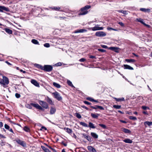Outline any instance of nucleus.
Masks as SVG:
<instances>
[{"mask_svg":"<svg viewBox=\"0 0 152 152\" xmlns=\"http://www.w3.org/2000/svg\"><path fill=\"white\" fill-rule=\"evenodd\" d=\"M88 126L90 128L92 129H95V127L94 126V124L91 122H89V125Z\"/></svg>","mask_w":152,"mask_h":152,"instance_id":"27","label":"nucleus"},{"mask_svg":"<svg viewBox=\"0 0 152 152\" xmlns=\"http://www.w3.org/2000/svg\"><path fill=\"white\" fill-rule=\"evenodd\" d=\"M79 61H80V62H84L85 61H86V59L84 58H81V59H80V60H79Z\"/></svg>","mask_w":152,"mask_h":152,"instance_id":"54","label":"nucleus"},{"mask_svg":"<svg viewBox=\"0 0 152 152\" xmlns=\"http://www.w3.org/2000/svg\"><path fill=\"white\" fill-rule=\"evenodd\" d=\"M40 130L43 131H44V130H47V129L44 126H42L41 127V128L40 129Z\"/></svg>","mask_w":152,"mask_h":152,"instance_id":"46","label":"nucleus"},{"mask_svg":"<svg viewBox=\"0 0 152 152\" xmlns=\"http://www.w3.org/2000/svg\"><path fill=\"white\" fill-rule=\"evenodd\" d=\"M86 99L91 102H93V101H94V99L90 97H87Z\"/></svg>","mask_w":152,"mask_h":152,"instance_id":"44","label":"nucleus"},{"mask_svg":"<svg viewBox=\"0 0 152 152\" xmlns=\"http://www.w3.org/2000/svg\"><path fill=\"white\" fill-rule=\"evenodd\" d=\"M26 107L29 108V109H31L32 108V107H31V106L29 104H27L26 105Z\"/></svg>","mask_w":152,"mask_h":152,"instance_id":"53","label":"nucleus"},{"mask_svg":"<svg viewBox=\"0 0 152 152\" xmlns=\"http://www.w3.org/2000/svg\"><path fill=\"white\" fill-rule=\"evenodd\" d=\"M4 127L6 129H10V126L7 124L4 125Z\"/></svg>","mask_w":152,"mask_h":152,"instance_id":"52","label":"nucleus"},{"mask_svg":"<svg viewBox=\"0 0 152 152\" xmlns=\"http://www.w3.org/2000/svg\"><path fill=\"white\" fill-rule=\"evenodd\" d=\"M140 10L142 12H151V9H145L144 8H141L140 9Z\"/></svg>","mask_w":152,"mask_h":152,"instance_id":"17","label":"nucleus"},{"mask_svg":"<svg viewBox=\"0 0 152 152\" xmlns=\"http://www.w3.org/2000/svg\"><path fill=\"white\" fill-rule=\"evenodd\" d=\"M44 46L48 48L50 46L49 44L48 43H46L44 44Z\"/></svg>","mask_w":152,"mask_h":152,"instance_id":"51","label":"nucleus"},{"mask_svg":"<svg viewBox=\"0 0 152 152\" xmlns=\"http://www.w3.org/2000/svg\"><path fill=\"white\" fill-rule=\"evenodd\" d=\"M98 51L102 52V53H104L106 52V50L104 49H98Z\"/></svg>","mask_w":152,"mask_h":152,"instance_id":"48","label":"nucleus"},{"mask_svg":"<svg viewBox=\"0 0 152 152\" xmlns=\"http://www.w3.org/2000/svg\"><path fill=\"white\" fill-rule=\"evenodd\" d=\"M81 107L82 108H85V109H86L87 110H88V108L86 106H85L84 105H82V106H81Z\"/></svg>","mask_w":152,"mask_h":152,"instance_id":"59","label":"nucleus"},{"mask_svg":"<svg viewBox=\"0 0 152 152\" xmlns=\"http://www.w3.org/2000/svg\"><path fill=\"white\" fill-rule=\"evenodd\" d=\"M106 33L102 31H97L95 33V35L97 37H103L106 36Z\"/></svg>","mask_w":152,"mask_h":152,"instance_id":"4","label":"nucleus"},{"mask_svg":"<svg viewBox=\"0 0 152 152\" xmlns=\"http://www.w3.org/2000/svg\"><path fill=\"white\" fill-rule=\"evenodd\" d=\"M124 142L126 143L131 144L132 143V141L129 139L126 138L123 140Z\"/></svg>","mask_w":152,"mask_h":152,"instance_id":"20","label":"nucleus"},{"mask_svg":"<svg viewBox=\"0 0 152 152\" xmlns=\"http://www.w3.org/2000/svg\"><path fill=\"white\" fill-rule=\"evenodd\" d=\"M87 148L88 151L90 152H96V149L91 146H88L87 147Z\"/></svg>","mask_w":152,"mask_h":152,"instance_id":"11","label":"nucleus"},{"mask_svg":"<svg viewBox=\"0 0 152 152\" xmlns=\"http://www.w3.org/2000/svg\"><path fill=\"white\" fill-rule=\"evenodd\" d=\"M137 20L138 21L140 22L142 24H144V23H145L143 21V20L141 18H137Z\"/></svg>","mask_w":152,"mask_h":152,"instance_id":"38","label":"nucleus"},{"mask_svg":"<svg viewBox=\"0 0 152 152\" xmlns=\"http://www.w3.org/2000/svg\"><path fill=\"white\" fill-rule=\"evenodd\" d=\"M91 116L93 118H97L98 116L99 115V114L98 113H96V114L91 113Z\"/></svg>","mask_w":152,"mask_h":152,"instance_id":"22","label":"nucleus"},{"mask_svg":"<svg viewBox=\"0 0 152 152\" xmlns=\"http://www.w3.org/2000/svg\"><path fill=\"white\" fill-rule=\"evenodd\" d=\"M91 136L94 138L97 139L98 137V135L94 132H92L91 133Z\"/></svg>","mask_w":152,"mask_h":152,"instance_id":"21","label":"nucleus"},{"mask_svg":"<svg viewBox=\"0 0 152 152\" xmlns=\"http://www.w3.org/2000/svg\"><path fill=\"white\" fill-rule=\"evenodd\" d=\"M89 57L91 58H96V56H89Z\"/></svg>","mask_w":152,"mask_h":152,"instance_id":"58","label":"nucleus"},{"mask_svg":"<svg viewBox=\"0 0 152 152\" xmlns=\"http://www.w3.org/2000/svg\"><path fill=\"white\" fill-rule=\"evenodd\" d=\"M39 103L44 108L47 109L48 107L47 103L45 102L40 101Z\"/></svg>","mask_w":152,"mask_h":152,"instance_id":"5","label":"nucleus"},{"mask_svg":"<svg viewBox=\"0 0 152 152\" xmlns=\"http://www.w3.org/2000/svg\"><path fill=\"white\" fill-rule=\"evenodd\" d=\"M31 105L33 106V107H35L37 109H38V105L37 104L34 103H31Z\"/></svg>","mask_w":152,"mask_h":152,"instance_id":"37","label":"nucleus"},{"mask_svg":"<svg viewBox=\"0 0 152 152\" xmlns=\"http://www.w3.org/2000/svg\"><path fill=\"white\" fill-rule=\"evenodd\" d=\"M16 142L18 144H20V145H21L23 147H24L26 145V144L24 141L21 140H16Z\"/></svg>","mask_w":152,"mask_h":152,"instance_id":"9","label":"nucleus"},{"mask_svg":"<svg viewBox=\"0 0 152 152\" xmlns=\"http://www.w3.org/2000/svg\"><path fill=\"white\" fill-rule=\"evenodd\" d=\"M121 130L126 133L130 134L131 133V131L130 130L124 128H122Z\"/></svg>","mask_w":152,"mask_h":152,"instance_id":"16","label":"nucleus"},{"mask_svg":"<svg viewBox=\"0 0 152 152\" xmlns=\"http://www.w3.org/2000/svg\"><path fill=\"white\" fill-rule=\"evenodd\" d=\"M119 121L121 122L124 123L126 124L127 123V122L125 121H123L122 120H120Z\"/></svg>","mask_w":152,"mask_h":152,"instance_id":"61","label":"nucleus"},{"mask_svg":"<svg viewBox=\"0 0 152 152\" xmlns=\"http://www.w3.org/2000/svg\"><path fill=\"white\" fill-rule=\"evenodd\" d=\"M51 8L53 10L58 11L60 9V7H52Z\"/></svg>","mask_w":152,"mask_h":152,"instance_id":"32","label":"nucleus"},{"mask_svg":"<svg viewBox=\"0 0 152 152\" xmlns=\"http://www.w3.org/2000/svg\"><path fill=\"white\" fill-rule=\"evenodd\" d=\"M129 118L131 120H137V118L133 116H130L129 117Z\"/></svg>","mask_w":152,"mask_h":152,"instance_id":"45","label":"nucleus"},{"mask_svg":"<svg viewBox=\"0 0 152 152\" xmlns=\"http://www.w3.org/2000/svg\"><path fill=\"white\" fill-rule=\"evenodd\" d=\"M144 124L146 128L148 126L150 127L152 125V122L146 121L144 122Z\"/></svg>","mask_w":152,"mask_h":152,"instance_id":"10","label":"nucleus"},{"mask_svg":"<svg viewBox=\"0 0 152 152\" xmlns=\"http://www.w3.org/2000/svg\"><path fill=\"white\" fill-rule=\"evenodd\" d=\"M91 7L90 5H86L85 7H83L82 8V9L83 10H88L89 8H91Z\"/></svg>","mask_w":152,"mask_h":152,"instance_id":"33","label":"nucleus"},{"mask_svg":"<svg viewBox=\"0 0 152 152\" xmlns=\"http://www.w3.org/2000/svg\"><path fill=\"white\" fill-rule=\"evenodd\" d=\"M109 49L117 53H118L119 52V48H118L115 47H110L109 48Z\"/></svg>","mask_w":152,"mask_h":152,"instance_id":"13","label":"nucleus"},{"mask_svg":"<svg viewBox=\"0 0 152 152\" xmlns=\"http://www.w3.org/2000/svg\"><path fill=\"white\" fill-rule=\"evenodd\" d=\"M46 101L48 102L49 104L51 105H53L54 104L52 101L51 99L49 98L48 97H47L46 98Z\"/></svg>","mask_w":152,"mask_h":152,"instance_id":"19","label":"nucleus"},{"mask_svg":"<svg viewBox=\"0 0 152 152\" xmlns=\"http://www.w3.org/2000/svg\"><path fill=\"white\" fill-rule=\"evenodd\" d=\"M103 29V27H98L97 26H95L94 27L91 28L90 29L93 31L96 30H102Z\"/></svg>","mask_w":152,"mask_h":152,"instance_id":"6","label":"nucleus"},{"mask_svg":"<svg viewBox=\"0 0 152 152\" xmlns=\"http://www.w3.org/2000/svg\"><path fill=\"white\" fill-rule=\"evenodd\" d=\"M125 61L129 63H134L135 61L134 59H125Z\"/></svg>","mask_w":152,"mask_h":152,"instance_id":"28","label":"nucleus"},{"mask_svg":"<svg viewBox=\"0 0 152 152\" xmlns=\"http://www.w3.org/2000/svg\"><path fill=\"white\" fill-rule=\"evenodd\" d=\"M15 96L17 98H19L20 97V95L18 93H16Z\"/></svg>","mask_w":152,"mask_h":152,"instance_id":"55","label":"nucleus"},{"mask_svg":"<svg viewBox=\"0 0 152 152\" xmlns=\"http://www.w3.org/2000/svg\"><path fill=\"white\" fill-rule=\"evenodd\" d=\"M3 10L7 11H9V9L8 8L5 7L4 6H0V12H2Z\"/></svg>","mask_w":152,"mask_h":152,"instance_id":"18","label":"nucleus"},{"mask_svg":"<svg viewBox=\"0 0 152 152\" xmlns=\"http://www.w3.org/2000/svg\"><path fill=\"white\" fill-rule=\"evenodd\" d=\"M107 29L108 30H113L115 31H117V30L116 29L113 28H112L110 27H107Z\"/></svg>","mask_w":152,"mask_h":152,"instance_id":"42","label":"nucleus"},{"mask_svg":"<svg viewBox=\"0 0 152 152\" xmlns=\"http://www.w3.org/2000/svg\"><path fill=\"white\" fill-rule=\"evenodd\" d=\"M31 83L36 86H38V83L36 80H32L31 81Z\"/></svg>","mask_w":152,"mask_h":152,"instance_id":"25","label":"nucleus"},{"mask_svg":"<svg viewBox=\"0 0 152 152\" xmlns=\"http://www.w3.org/2000/svg\"><path fill=\"white\" fill-rule=\"evenodd\" d=\"M67 83L70 86H71L72 87H74V86L72 84V82L70 80H67Z\"/></svg>","mask_w":152,"mask_h":152,"instance_id":"35","label":"nucleus"},{"mask_svg":"<svg viewBox=\"0 0 152 152\" xmlns=\"http://www.w3.org/2000/svg\"><path fill=\"white\" fill-rule=\"evenodd\" d=\"M31 42H32L33 43H34V44H37L38 43L37 41V40H36V39H33L31 40Z\"/></svg>","mask_w":152,"mask_h":152,"instance_id":"43","label":"nucleus"},{"mask_svg":"<svg viewBox=\"0 0 152 152\" xmlns=\"http://www.w3.org/2000/svg\"><path fill=\"white\" fill-rule=\"evenodd\" d=\"M39 68L45 72H50L53 69V66L50 65H45L43 66L39 64Z\"/></svg>","mask_w":152,"mask_h":152,"instance_id":"2","label":"nucleus"},{"mask_svg":"<svg viewBox=\"0 0 152 152\" xmlns=\"http://www.w3.org/2000/svg\"><path fill=\"white\" fill-rule=\"evenodd\" d=\"M5 31L6 32L10 34H12V31L9 28H5Z\"/></svg>","mask_w":152,"mask_h":152,"instance_id":"29","label":"nucleus"},{"mask_svg":"<svg viewBox=\"0 0 152 152\" xmlns=\"http://www.w3.org/2000/svg\"><path fill=\"white\" fill-rule=\"evenodd\" d=\"M42 148L44 151L45 152H51L47 148L41 145V146Z\"/></svg>","mask_w":152,"mask_h":152,"instance_id":"26","label":"nucleus"},{"mask_svg":"<svg viewBox=\"0 0 152 152\" xmlns=\"http://www.w3.org/2000/svg\"><path fill=\"white\" fill-rule=\"evenodd\" d=\"M99 125L104 129H106L107 128L106 126L104 124H99Z\"/></svg>","mask_w":152,"mask_h":152,"instance_id":"39","label":"nucleus"},{"mask_svg":"<svg viewBox=\"0 0 152 152\" xmlns=\"http://www.w3.org/2000/svg\"><path fill=\"white\" fill-rule=\"evenodd\" d=\"M90 107L91 108L94 109H97L98 108H99L101 110H104V108L102 106H98V105H95V106H90Z\"/></svg>","mask_w":152,"mask_h":152,"instance_id":"7","label":"nucleus"},{"mask_svg":"<svg viewBox=\"0 0 152 152\" xmlns=\"http://www.w3.org/2000/svg\"><path fill=\"white\" fill-rule=\"evenodd\" d=\"M0 137L2 138H5L6 137L1 134H0Z\"/></svg>","mask_w":152,"mask_h":152,"instance_id":"63","label":"nucleus"},{"mask_svg":"<svg viewBox=\"0 0 152 152\" xmlns=\"http://www.w3.org/2000/svg\"><path fill=\"white\" fill-rule=\"evenodd\" d=\"M113 107L116 109H119L121 108V106L118 105H114Z\"/></svg>","mask_w":152,"mask_h":152,"instance_id":"40","label":"nucleus"},{"mask_svg":"<svg viewBox=\"0 0 152 152\" xmlns=\"http://www.w3.org/2000/svg\"><path fill=\"white\" fill-rule=\"evenodd\" d=\"M101 46L103 48H108L105 45H101Z\"/></svg>","mask_w":152,"mask_h":152,"instance_id":"56","label":"nucleus"},{"mask_svg":"<svg viewBox=\"0 0 152 152\" xmlns=\"http://www.w3.org/2000/svg\"><path fill=\"white\" fill-rule=\"evenodd\" d=\"M88 13V11L82 9V8L81 9V12L79 14V15H84L87 14Z\"/></svg>","mask_w":152,"mask_h":152,"instance_id":"12","label":"nucleus"},{"mask_svg":"<svg viewBox=\"0 0 152 152\" xmlns=\"http://www.w3.org/2000/svg\"><path fill=\"white\" fill-rule=\"evenodd\" d=\"M52 94L53 95L54 98L58 101H61L62 99V97L60 95L59 93L56 91L53 93Z\"/></svg>","mask_w":152,"mask_h":152,"instance_id":"3","label":"nucleus"},{"mask_svg":"<svg viewBox=\"0 0 152 152\" xmlns=\"http://www.w3.org/2000/svg\"><path fill=\"white\" fill-rule=\"evenodd\" d=\"M80 125H82L84 127H88L87 124L84 122H80Z\"/></svg>","mask_w":152,"mask_h":152,"instance_id":"34","label":"nucleus"},{"mask_svg":"<svg viewBox=\"0 0 152 152\" xmlns=\"http://www.w3.org/2000/svg\"><path fill=\"white\" fill-rule=\"evenodd\" d=\"M118 23L122 27L124 26V24L121 22H119Z\"/></svg>","mask_w":152,"mask_h":152,"instance_id":"49","label":"nucleus"},{"mask_svg":"<svg viewBox=\"0 0 152 152\" xmlns=\"http://www.w3.org/2000/svg\"><path fill=\"white\" fill-rule=\"evenodd\" d=\"M61 65V63L58 62L56 64V65L58 66H60Z\"/></svg>","mask_w":152,"mask_h":152,"instance_id":"62","label":"nucleus"},{"mask_svg":"<svg viewBox=\"0 0 152 152\" xmlns=\"http://www.w3.org/2000/svg\"><path fill=\"white\" fill-rule=\"evenodd\" d=\"M39 110H41L43 111L44 110V109L40 106L39 105Z\"/></svg>","mask_w":152,"mask_h":152,"instance_id":"60","label":"nucleus"},{"mask_svg":"<svg viewBox=\"0 0 152 152\" xmlns=\"http://www.w3.org/2000/svg\"><path fill=\"white\" fill-rule=\"evenodd\" d=\"M87 31V30L86 29H82L75 31H74V33H83L84 32H86Z\"/></svg>","mask_w":152,"mask_h":152,"instance_id":"14","label":"nucleus"},{"mask_svg":"<svg viewBox=\"0 0 152 152\" xmlns=\"http://www.w3.org/2000/svg\"><path fill=\"white\" fill-rule=\"evenodd\" d=\"M75 114L77 117L78 118L80 119L81 118V116L79 113H76Z\"/></svg>","mask_w":152,"mask_h":152,"instance_id":"41","label":"nucleus"},{"mask_svg":"<svg viewBox=\"0 0 152 152\" xmlns=\"http://www.w3.org/2000/svg\"><path fill=\"white\" fill-rule=\"evenodd\" d=\"M24 130L26 132H28L29 131V128L25 126L23 128Z\"/></svg>","mask_w":152,"mask_h":152,"instance_id":"47","label":"nucleus"},{"mask_svg":"<svg viewBox=\"0 0 152 152\" xmlns=\"http://www.w3.org/2000/svg\"><path fill=\"white\" fill-rule=\"evenodd\" d=\"M56 111V109L53 107H51L50 113L51 115L54 114Z\"/></svg>","mask_w":152,"mask_h":152,"instance_id":"24","label":"nucleus"},{"mask_svg":"<svg viewBox=\"0 0 152 152\" xmlns=\"http://www.w3.org/2000/svg\"><path fill=\"white\" fill-rule=\"evenodd\" d=\"M3 79H0V84L4 88H6L8 87V85L9 82L7 77H6L3 76Z\"/></svg>","mask_w":152,"mask_h":152,"instance_id":"1","label":"nucleus"},{"mask_svg":"<svg viewBox=\"0 0 152 152\" xmlns=\"http://www.w3.org/2000/svg\"><path fill=\"white\" fill-rule=\"evenodd\" d=\"M142 113H143L146 115H148V114L147 111H143Z\"/></svg>","mask_w":152,"mask_h":152,"instance_id":"64","label":"nucleus"},{"mask_svg":"<svg viewBox=\"0 0 152 152\" xmlns=\"http://www.w3.org/2000/svg\"><path fill=\"white\" fill-rule=\"evenodd\" d=\"M83 135L84 137L86 138L88 141L89 142H91L92 140V138L88 135H87L86 134H83Z\"/></svg>","mask_w":152,"mask_h":152,"instance_id":"8","label":"nucleus"},{"mask_svg":"<svg viewBox=\"0 0 152 152\" xmlns=\"http://www.w3.org/2000/svg\"><path fill=\"white\" fill-rule=\"evenodd\" d=\"M83 102L84 103H85V104H86L90 105L91 104V103L89 102H87L86 101H83Z\"/></svg>","mask_w":152,"mask_h":152,"instance_id":"50","label":"nucleus"},{"mask_svg":"<svg viewBox=\"0 0 152 152\" xmlns=\"http://www.w3.org/2000/svg\"><path fill=\"white\" fill-rule=\"evenodd\" d=\"M124 68L125 69H128L129 70H133L134 69L133 67L131 66H130L127 65V64H124Z\"/></svg>","mask_w":152,"mask_h":152,"instance_id":"15","label":"nucleus"},{"mask_svg":"<svg viewBox=\"0 0 152 152\" xmlns=\"http://www.w3.org/2000/svg\"><path fill=\"white\" fill-rule=\"evenodd\" d=\"M64 129L66 131V132L69 134L71 133L72 132V130L71 129H69L68 128L64 127Z\"/></svg>","mask_w":152,"mask_h":152,"instance_id":"23","label":"nucleus"},{"mask_svg":"<svg viewBox=\"0 0 152 152\" xmlns=\"http://www.w3.org/2000/svg\"><path fill=\"white\" fill-rule=\"evenodd\" d=\"M115 99L116 101L118 102L124 101V98H115Z\"/></svg>","mask_w":152,"mask_h":152,"instance_id":"36","label":"nucleus"},{"mask_svg":"<svg viewBox=\"0 0 152 152\" xmlns=\"http://www.w3.org/2000/svg\"><path fill=\"white\" fill-rule=\"evenodd\" d=\"M142 108L144 110H146L147 108L148 109V107H147L146 106H142Z\"/></svg>","mask_w":152,"mask_h":152,"instance_id":"57","label":"nucleus"},{"mask_svg":"<svg viewBox=\"0 0 152 152\" xmlns=\"http://www.w3.org/2000/svg\"><path fill=\"white\" fill-rule=\"evenodd\" d=\"M53 85L54 86L56 87L57 88H59L61 87L60 85L59 84L56 83L54 82L53 83Z\"/></svg>","mask_w":152,"mask_h":152,"instance_id":"31","label":"nucleus"},{"mask_svg":"<svg viewBox=\"0 0 152 152\" xmlns=\"http://www.w3.org/2000/svg\"><path fill=\"white\" fill-rule=\"evenodd\" d=\"M117 11L119 12L122 13L125 15H127L128 14V12L126 10H118Z\"/></svg>","mask_w":152,"mask_h":152,"instance_id":"30","label":"nucleus"}]
</instances>
